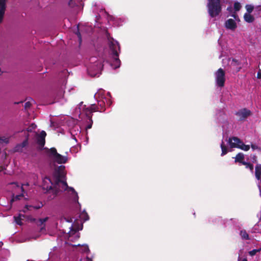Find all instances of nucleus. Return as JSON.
Listing matches in <instances>:
<instances>
[{
	"label": "nucleus",
	"instance_id": "nucleus-15",
	"mask_svg": "<svg viewBox=\"0 0 261 261\" xmlns=\"http://www.w3.org/2000/svg\"><path fill=\"white\" fill-rule=\"evenodd\" d=\"M43 206V204L42 203H39L37 205H27L24 208V209L23 210V212H25L28 210H31V208H33L35 209H39L41 208Z\"/></svg>",
	"mask_w": 261,
	"mask_h": 261
},
{
	"label": "nucleus",
	"instance_id": "nucleus-18",
	"mask_svg": "<svg viewBox=\"0 0 261 261\" xmlns=\"http://www.w3.org/2000/svg\"><path fill=\"white\" fill-rule=\"evenodd\" d=\"M28 144V141H24L20 145H17L15 148V150L17 151H22V148L24 147Z\"/></svg>",
	"mask_w": 261,
	"mask_h": 261
},
{
	"label": "nucleus",
	"instance_id": "nucleus-8",
	"mask_svg": "<svg viewBox=\"0 0 261 261\" xmlns=\"http://www.w3.org/2000/svg\"><path fill=\"white\" fill-rule=\"evenodd\" d=\"M49 152L53 155L54 160L59 164H64L67 161V157L59 154L55 148L50 149Z\"/></svg>",
	"mask_w": 261,
	"mask_h": 261
},
{
	"label": "nucleus",
	"instance_id": "nucleus-34",
	"mask_svg": "<svg viewBox=\"0 0 261 261\" xmlns=\"http://www.w3.org/2000/svg\"><path fill=\"white\" fill-rule=\"evenodd\" d=\"M238 261H247V259L246 258H244L242 259L241 258L240 256H239Z\"/></svg>",
	"mask_w": 261,
	"mask_h": 261
},
{
	"label": "nucleus",
	"instance_id": "nucleus-14",
	"mask_svg": "<svg viewBox=\"0 0 261 261\" xmlns=\"http://www.w3.org/2000/svg\"><path fill=\"white\" fill-rule=\"evenodd\" d=\"M255 175L256 178L259 181L258 187H260L261 182V165H257L255 168Z\"/></svg>",
	"mask_w": 261,
	"mask_h": 261
},
{
	"label": "nucleus",
	"instance_id": "nucleus-6",
	"mask_svg": "<svg viewBox=\"0 0 261 261\" xmlns=\"http://www.w3.org/2000/svg\"><path fill=\"white\" fill-rule=\"evenodd\" d=\"M102 91L101 90L99 91L95 94V97L96 98H97L101 96V99L97 100L98 102V106L99 108V112H104L106 110L105 107L106 106H110L112 103V101L110 99V96L108 97H103L101 93Z\"/></svg>",
	"mask_w": 261,
	"mask_h": 261
},
{
	"label": "nucleus",
	"instance_id": "nucleus-10",
	"mask_svg": "<svg viewBox=\"0 0 261 261\" xmlns=\"http://www.w3.org/2000/svg\"><path fill=\"white\" fill-rule=\"evenodd\" d=\"M251 111L247 109H243L237 112L236 115L240 119L243 120L251 115Z\"/></svg>",
	"mask_w": 261,
	"mask_h": 261
},
{
	"label": "nucleus",
	"instance_id": "nucleus-31",
	"mask_svg": "<svg viewBox=\"0 0 261 261\" xmlns=\"http://www.w3.org/2000/svg\"><path fill=\"white\" fill-rule=\"evenodd\" d=\"M83 251L84 252H87L89 251V249L88 248V246L87 245H85L83 246Z\"/></svg>",
	"mask_w": 261,
	"mask_h": 261
},
{
	"label": "nucleus",
	"instance_id": "nucleus-43",
	"mask_svg": "<svg viewBox=\"0 0 261 261\" xmlns=\"http://www.w3.org/2000/svg\"><path fill=\"white\" fill-rule=\"evenodd\" d=\"M91 127V125H89L88 127H87V128H90Z\"/></svg>",
	"mask_w": 261,
	"mask_h": 261
},
{
	"label": "nucleus",
	"instance_id": "nucleus-16",
	"mask_svg": "<svg viewBox=\"0 0 261 261\" xmlns=\"http://www.w3.org/2000/svg\"><path fill=\"white\" fill-rule=\"evenodd\" d=\"M244 18L245 20L249 23L252 22L254 20V17L250 13H245Z\"/></svg>",
	"mask_w": 261,
	"mask_h": 261
},
{
	"label": "nucleus",
	"instance_id": "nucleus-27",
	"mask_svg": "<svg viewBox=\"0 0 261 261\" xmlns=\"http://www.w3.org/2000/svg\"><path fill=\"white\" fill-rule=\"evenodd\" d=\"M261 249H253L252 250L249 252V255L251 256H253L256 254V253L259 252L260 251Z\"/></svg>",
	"mask_w": 261,
	"mask_h": 261
},
{
	"label": "nucleus",
	"instance_id": "nucleus-32",
	"mask_svg": "<svg viewBox=\"0 0 261 261\" xmlns=\"http://www.w3.org/2000/svg\"><path fill=\"white\" fill-rule=\"evenodd\" d=\"M31 105V103L30 101H28V102H26L25 103H24V108L25 109L29 108L30 107Z\"/></svg>",
	"mask_w": 261,
	"mask_h": 261
},
{
	"label": "nucleus",
	"instance_id": "nucleus-11",
	"mask_svg": "<svg viewBox=\"0 0 261 261\" xmlns=\"http://www.w3.org/2000/svg\"><path fill=\"white\" fill-rule=\"evenodd\" d=\"M99 108L98 106H96L95 104L91 105L90 107L86 108L85 115L86 116L91 118V113L93 112L99 111Z\"/></svg>",
	"mask_w": 261,
	"mask_h": 261
},
{
	"label": "nucleus",
	"instance_id": "nucleus-21",
	"mask_svg": "<svg viewBox=\"0 0 261 261\" xmlns=\"http://www.w3.org/2000/svg\"><path fill=\"white\" fill-rule=\"evenodd\" d=\"M221 148L222 149L221 155L226 154L227 152V149L226 147L224 145L223 142H222L221 144Z\"/></svg>",
	"mask_w": 261,
	"mask_h": 261
},
{
	"label": "nucleus",
	"instance_id": "nucleus-38",
	"mask_svg": "<svg viewBox=\"0 0 261 261\" xmlns=\"http://www.w3.org/2000/svg\"><path fill=\"white\" fill-rule=\"evenodd\" d=\"M257 9H258L259 11H261V5H260V6H258L257 7Z\"/></svg>",
	"mask_w": 261,
	"mask_h": 261
},
{
	"label": "nucleus",
	"instance_id": "nucleus-33",
	"mask_svg": "<svg viewBox=\"0 0 261 261\" xmlns=\"http://www.w3.org/2000/svg\"><path fill=\"white\" fill-rule=\"evenodd\" d=\"M251 148H252L253 150H255V149H258V146L254 145V144L251 145Z\"/></svg>",
	"mask_w": 261,
	"mask_h": 261
},
{
	"label": "nucleus",
	"instance_id": "nucleus-12",
	"mask_svg": "<svg viewBox=\"0 0 261 261\" xmlns=\"http://www.w3.org/2000/svg\"><path fill=\"white\" fill-rule=\"evenodd\" d=\"M225 27L227 29L233 31L236 29L237 25L235 20L230 18L225 21Z\"/></svg>",
	"mask_w": 261,
	"mask_h": 261
},
{
	"label": "nucleus",
	"instance_id": "nucleus-40",
	"mask_svg": "<svg viewBox=\"0 0 261 261\" xmlns=\"http://www.w3.org/2000/svg\"><path fill=\"white\" fill-rule=\"evenodd\" d=\"M80 261H81V260H80ZM86 261H92V259H90V258H89L87 257V258H86Z\"/></svg>",
	"mask_w": 261,
	"mask_h": 261
},
{
	"label": "nucleus",
	"instance_id": "nucleus-26",
	"mask_svg": "<svg viewBox=\"0 0 261 261\" xmlns=\"http://www.w3.org/2000/svg\"><path fill=\"white\" fill-rule=\"evenodd\" d=\"M241 6L238 2H235L234 4V9L236 11H238L240 10Z\"/></svg>",
	"mask_w": 261,
	"mask_h": 261
},
{
	"label": "nucleus",
	"instance_id": "nucleus-25",
	"mask_svg": "<svg viewBox=\"0 0 261 261\" xmlns=\"http://www.w3.org/2000/svg\"><path fill=\"white\" fill-rule=\"evenodd\" d=\"M243 165H245L246 167L247 168L251 170V172H253V166L252 164H250V163H246V162H243Z\"/></svg>",
	"mask_w": 261,
	"mask_h": 261
},
{
	"label": "nucleus",
	"instance_id": "nucleus-36",
	"mask_svg": "<svg viewBox=\"0 0 261 261\" xmlns=\"http://www.w3.org/2000/svg\"><path fill=\"white\" fill-rule=\"evenodd\" d=\"M257 78H261V70L257 73Z\"/></svg>",
	"mask_w": 261,
	"mask_h": 261
},
{
	"label": "nucleus",
	"instance_id": "nucleus-37",
	"mask_svg": "<svg viewBox=\"0 0 261 261\" xmlns=\"http://www.w3.org/2000/svg\"><path fill=\"white\" fill-rule=\"evenodd\" d=\"M231 16H233L236 19V20H237V16L236 14H232Z\"/></svg>",
	"mask_w": 261,
	"mask_h": 261
},
{
	"label": "nucleus",
	"instance_id": "nucleus-45",
	"mask_svg": "<svg viewBox=\"0 0 261 261\" xmlns=\"http://www.w3.org/2000/svg\"><path fill=\"white\" fill-rule=\"evenodd\" d=\"M31 129H29L28 130V132H30V131H31Z\"/></svg>",
	"mask_w": 261,
	"mask_h": 261
},
{
	"label": "nucleus",
	"instance_id": "nucleus-19",
	"mask_svg": "<svg viewBox=\"0 0 261 261\" xmlns=\"http://www.w3.org/2000/svg\"><path fill=\"white\" fill-rule=\"evenodd\" d=\"M244 155L243 153H239L236 155L235 161L240 162L243 164V163L244 162H243V160L244 159Z\"/></svg>",
	"mask_w": 261,
	"mask_h": 261
},
{
	"label": "nucleus",
	"instance_id": "nucleus-20",
	"mask_svg": "<svg viewBox=\"0 0 261 261\" xmlns=\"http://www.w3.org/2000/svg\"><path fill=\"white\" fill-rule=\"evenodd\" d=\"M240 234L242 238L244 240H249V236L246 230H243L240 231Z\"/></svg>",
	"mask_w": 261,
	"mask_h": 261
},
{
	"label": "nucleus",
	"instance_id": "nucleus-9",
	"mask_svg": "<svg viewBox=\"0 0 261 261\" xmlns=\"http://www.w3.org/2000/svg\"><path fill=\"white\" fill-rule=\"evenodd\" d=\"M215 80L217 86L223 87L225 81V72L222 68H219L215 73Z\"/></svg>",
	"mask_w": 261,
	"mask_h": 261
},
{
	"label": "nucleus",
	"instance_id": "nucleus-23",
	"mask_svg": "<svg viewBox=\"0 0 261 261\" xmlns=\"http://www.w3.org/2000/svg\"><path fill=\"white\" fill-rule=\"evenodd\" d=\"M9 142V138L2 137L0 138V147L3 145V144H7Z\"/></svg>",
	"mask_w": 261,
	"mask_h": 261
},
{
	"label": "nucleus",
	"instance_id": "nucleus-44",
	"mask_svg": "<svg viewBox=\"0 0 261 261\" xmlns=\"http://www.w3.org/2000/svg\"><path fill=\"white\" fill-rule=\"evenodd\" d=\"M231 8L230 7V8H227V10H229L230 9H231Z\"/></svg>",
	"mask_w": 261,
	"mask_h": 261
},
{
	"label": "nucleus",
	"instance_id": "nucleus-4",
	"mask_svg": "<svg viewBox=\"0 0 261 261\" xmlns=\"http://www.w3.org/2000/svg\"><path fill=\"white\" fill-rule=\"evenodd\" d=\"M208 12L211 17L218 15L221 11L219 0H208Z\"/></svg>",
	"mask_w": 261,
	"mask_h": 261
},
{
	"label": "nucleus",
	"instance_id": "nucleus-28",
	"mask_svg": "<svg viewBox=\"0 0 261 261\" xmlns=\"http://www.w3.org/2000/svg\"><path fill=\"white\" fill-rule=\"evenodd\" d=\"M38 143L41 146H43L45 144V139L38 138Z\"/></svg>",
	"mask_w": 261,
	"mask_h": 261
},
{
	"label": "nucleus",
	"instance_id": "nucleus-35",
	"mask_svg": "<svg viewBox=\"0 0 261 261\" xmlns=\"http://www.w3.org/2000/svg\"><path fill=\"white\" fill-rule=\"evenodd\" d=\"M77 36H78V37H79V40H80V42H81V41H82V38H81V36L80 33L79 32H78V33H77Z\"/></svg>",
	"mask_w": 261,
	"mask_h": 261
},
{
	"label": "nucleus",
	"instance_id": "nucleus-30",
	"mask_svg": "<svg viewBox=\"0 0 261 261\" xmlns=\"http://www.w3.org/2000/svg\"><path fill=\"white\" fill-rule=\"evenodd\" d=\"M46 135V134L45 132L42 130L40 133V136L39 137V138L45 139Z\"/></svg>",
	"mask_w": 261,
	"mask_h": 261
},
{
	"label": "nucleus",
	"instance_id": "nucleus-24",
	"mask_svg": "<svg viewBox=\"0 0 261 261\" xmlns=\"http://www.w3.org/2000/svg\"><path fill=\"white\" fill-rule=\"evenodd\" d=\"M245 7L248 12L247 13L249 14H250L254 9V7L251 5H247Z\"/></svg>",
	"mask_w": 261,
	"mask_h": 261
},
{
	"label": "nucleus",
	"instance_id": "nucleus-3",
	"mask_svg": "<svg viewBox=\"0 0 261 261\" xmlns=\"http://www.w3.org/2000/svg\"><path fill=\"white\" fill-rule=\"evenodd\" d=\"M90 63L91 64L89 66L88 68V72L89 74L91 76H96L101 71L103 65L101 62L99 61H98L96 58L92 57L90 59Z\"/></svg>",
	"mask_w": 261,
	"mask_h": 261
},
{
	"label": "nucleus",
	"instance_id": "nucleus-13",
	"mask_svg": "<svg viewBox=\"0 0 261 261\" xmlns=\"http://www.w3.org/2000/svg\"><path fill=\"white\" fill-rule=\"evenodd\" d=\"M7 0H0V23L2 22L6 10V3Z\"/></svg>",
	"mask_w": 261,
	"mask_h": 261
},
{
	"label": "nucleus",
	"instance_id": "nucleus-29",
	"mask_svg": "<svg viewBox=\"0 0 261 261\" xmlns=\"http://www.w3.org/2000/svg\"><path fill=\"white\" fill-rule=\"evenodd\" d=\"M232 66H239L240 65V63L236 59H233L231 63Z\"/></svg>",
	"mask_w": 261,
	"mask_h": 261
},
{
	"label": "nucleus",
	"instance_id": "nucleus-5",
	"mask_svg": "<svg viewBox=\"0 0 261 261\" xmlns=\"http://www.w3.org/2000/svg\"><path fill=\"white\" fill-rule=\"evenodd\" d=\"M11 188H12V192L13 194V198L12 200L14 201L17 199H20L23 197V194L22 193L25 190L24 186H28V184L26 185H19L18 183L13 182L10 184Z\"/></svg>",
	"mask_w": 261,
	"mask_h": 261
},
{
	"label": "nucleus",
	"instance_id": "nucleus-39",
	"mask_svg": "<svg viewBox=\"0 0 261 261\" xmlns=\"http://www.w3.org/2000/svg\"><path fill=\"white\" fill-rule=\"evenodd\" d=\"M32 128L34 129V128H36V125L35 124H32Z\"/></svg>",
	"mask_w": 261,
	"mask_h": 261
},
{
	"label": "nucleus",
	"instance_id": "nucleus-7",
	"mask_svg": "<svg viewBox=\"0 0 261 261\" xmlns=\"http://www.w3.org/2000/svg\"><path fill=\"white\" fill-rule=\"evenodd\" d=\"M228 144L231 148H238L244 151H248L250 149L249 145H245L238 138L233 137L228 140Z\"/></svg>",
	"mask_w": 261,
	"mask_h": 261
},
{
	"label": "nucleus",
	"instance_id": "nucleus-41",
	"mask_svg": "<svg viewBox=\"0 0 261 261\" xmlns=\"http://www.w3.org/2000/svg\"><path fill=\"white\" fill-rule=\"evenodd\" d=\"M86 109V108L85 109H84V108H83V112L81 113V115H82L83 114V113H85Z\"/></svg>",
	"mask_w": 261,
	"mask_h": 261
},
{
	"label": "nucleus",
	"instance_id": "nucleus-17",
	"mask_svg": "<svg viewBox=\"0 0 261 261\" xmlns=\"http://www.w3.org/2000/svg\"><path fill=\"white\" fill-rule=\"evenodd\" d=\"M24 218V216L22 214H19L18 216H14V218L16 223L21 225L22 224L21 220Z\"/></svg>",
	"mask_w": 261,
	"mask_h": 261
},
{
	"label": "nucleus",
	"instance_id": "nucleus-2",
	"mask_svg": "<svg viewBox=\"0 0 261 261\" xmlns=\"http://www.w3.org/2000/svg\"><path fill=\"white\" fill-rule=\"evenodd\" d=\"M110 48L113 56V61L111 63V66L114 68H117L120 66V60L118 58V54L117 49L120 51V46L116 40H112L110 42Z\"/></svg>",
	"mask_w": 261,
	"mask_h": 261
},
{
	"label": "nucleus",
	"instance_id": "nucleus-1",
	"mask_svg": "<svg viewBox=\"0 0 261 261\" xmlns=\"http://www.w3.org/2000/svg\"><path fill=\"white\" fill-rule=\"evenodd\" d=\"M64 166H60L54 174L53 178L45 177L43 179V188L47 191L54 190L56 193L60 191H67L70 194V198L75 202H78L77 193L73 188L69 187L66 182L64 180L65 176Z\"/></svg>",
	"mask_w": 261,
	"mask_h": 261
},
{
	"label": "nucleus",
	"instance_id": "nucleus-22",
	"mask_svg": "<svg viewBox=\"0 0 261 261\" xmlns=\"http://www.w3.org/2000/svg\"><path fill=\"white\" fill-rule=\"evenodd\" d=\"M80 217L81 219L83 220L84 221H86L89 219V216L88 214L85 212H83L80 214Z\"/></svg>",
	"mask_w": 261,
	"mask_h": 261
},
{
	"label": "nucleus",
	"instance_id": "nucleus-42",
	"mask_svg": "<svg viewBox=\"0 0 261 261\" xmlns=\"http://www.w3.org/2000/svg\"><path fill=\"white\" fill-rule=\"evenodd\" d=\"M241 69V66H240L239 67H237L238 71H239Z\"/></svg>",
	"mask_w": 261,
	"mask_h": 261
}]
</instances>
